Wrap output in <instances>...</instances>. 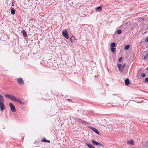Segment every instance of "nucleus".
<instances>
[{
  "label": "nucleus",
  "mask_w": 148,
  "mask_h": 148,
  "mask_svg": "<svg viewBox=\"0 0 148 148\" xmlns=\"http://www.w3.org/2000/svg\"><path fill=\"white\" fill-rule=\"evenodd\" d=\"M127 144L132 145H134V141L133 140H127Z\"/></svg>",
  "instance_id": "obj_7"
},
{
  "label": "nucleus",
  "mask_w": 148,
  "mask_h": 148,
  "mask_svg": "<svg viewBox=\"0 0 148 148\" xmlns=\"http://www.w3.org/2000/svg\"><path fill=\"white\" fill-rule=\"evenodd\" d=\"M11 100L14 101L15 102L18 103L21 105L23 104V102L22 101H21V100L18 99L17 97L14 96H12Z\"/></svg>",
  "instance_id": "obj_2"
},
{
  "label": "nucleus",
  "mask_w": 148,
  "mask_h": 148,
  "mask_svg": "<svg viewBox=\"0 0 148 148\" xmlns=\"http://www.w3.org/2000/svg\"><path fill=\"white\" fill-rule=\"evenodd\" d=\"M0 108L1 110L2 111L5 109V105L4 103V98L0 94Z\"/></svg>",
  "instance_id": "obj_1"
},
{
  "label": "nucleus",
  "mask_w": 148,
  "mask_h": 148,
  "mask_svg": "<svg viewBox=\"0 0 148 148\" xmlns=\"http://www.w3.org/2000/svg\"><path fill=\"white\" fill-rule=\"evenodd\" d=\"M111 51L113 53H115V52L116 51V49L115 48H114V47L111 48Z\"/></svg>",
  "instance_id": "obj_18"
},
{
  "label": "nucleus",
  "mask_w": 148,
  "mask_h": 148,
  "mask_svg": "<svg viewBox=\"0 0 148 148\" xmlns=\"http://www.w3.org/2000/svg\"><path fill=\"white\" fill-rule=\"evenodd\" d=\"M141 19H142V18H141ZM142 19H143V18H142Z\"/></svg>",
  "instance_id": "obj_31"
},
{
  "label": "nucleus",
  "mask_w": 148,
  "mask_h": 148,
  "mask_svg": "<svg viewBox=\"0 0 148 148\" xmlns=\"http://www.w3.org/2000/svg\"><path fill=\"white\" fill-rule=\"evenodd\" d=\"M71 40H76V38H75L74 36H72L71 37Z\"/></svg>",
  "instance_id": "obj_21"
},
{
  "label": "nucleus",
  "mask_w": 148,
  "mask_h": 148,
  "mask_svg": "<svg viewBox=\"0 0 148 148\" xmlns=\"http://www.w3.org/2000/svg\"><path fill=\"white\" fill-rule=\"evenodd\" d=\"M145 82H148V78H147L145 79Z\"/></svg>",
  "instance_id": "obj_25"
},
{
  "label": "nucleus",
  "mask_w": 148,
  "mask_h": 148,
  "mask_svg": "<svg viewBox=\"0 0 148 148\" xmlns=\"http://www.w3.org/2000/svg\"><path fill=\"white\" fill-rule=\"evenodd\" d=\"M146 56L147 57L148 56V52L147 53Z\"/></svg>",
  "instance_id": "obj_29"
},
{
  "label": "nucleus",
  "mask_w": 148,
  "mask_h": 148,
  "mask_svg": "<svg viewBox=\"0 0 148 148\" xmlns=\"http://www.w3.org/2000/svg\"><path fill=\"white\" fill-rule=\"evenodd\" d=\"M46 142H47L48 143H49L50 142V141L49 140H46Z\"/></svg>",
  "instance_id": "obj_28"
},
{
  "label": "nucleus",
  "mask_w": 148,
  "mask_h": 148,
  "mask_svg": "<svg viewBox=\"0 0 148 148\" xmlns=\"http://www.w3.org/2000/svg\"><path fill=\"white\" fill-rule=\"evenodd\" d=\"M122 59V57L120 58L119 59V62H121V60Z\"/></svg>",
  "instance_id": "obj_24"
},
{
  "label": "nucleus",
  "mask_w": 148,
  "mask_h": 148,
  "mask_svg": "<svg viewBox=\"0 0 148 148\" xmlns=\"http://www.w3.org/2000/svg\"><path fill=\"white\" fill-rule=\"evenodd\" d=\"M91 130L94 132H95L99 134V132L95 128L93 127H91Z\"/></svg>",
  "instance_id": "obj_11"
},
{
  "label": "nucleus",
  "mask_w": 148,
  "mask_h": 148,
  "mask_svg": "<svg viewBox=\"0 0 148 148\" xmlns=\"http://www.w3.org/2000/svg\"><path fill=\"white\" fill-rule=\"evenodd\" d=\"M86 145L89 148H95L91 144H88V143H86Z\"/></svg>",
  "instance_id": "obj_13"
},
{
  "label": "nucleus",
  "mask_w": 148,
  "mask_h": 148,
  "mask_svg": "<svg viewBox=\"0 0 148 148\" xmlns=\"http://www.w3.org/2000/svg\"><path fill=\"white\" fill-rule=\"evenodd\" d=\"M96 10L97 11L101 12L102 10V8L101 7L99 6L96 8Z\"/></svg>",
  "instance_id": "obj_10"
},
{
  "label": "nucleus",
  "mask_w": 148,
  "mask_h": 148,
  "mask_svg": "<svg viewBox=\"0 0 148 148\" xmlns=\"http://www.w3.org/2000/svg\"><path fill=\"white\" fill-rule=\"evenodd\" d=\"M62 34L65 38L67 39L69 38L68 33L66 30H63L62 32Z\"/></svg>",
  "instance_id": "obj_3"
},
{
  "label": "nucleus",
  "mask_w": 148,
  "mask_h": 148,
  "mask_svg": "<svg viewBox=\"0 0 148 148\" xmlns=\"http://www.w3.org/2000/svg\"><path fill=\"white\" fill-rule=\"evenodd\" d=\"M125 84L126 85H128L130 84V82H129V80L127 78L125 80Z\"/></svg>",
  "instance_id": "obj_12"
},
{
  "label": "nucleus",
  "mask_w": 148,
  "mask_h": 148,
  "mask_svg": "<svg viewBox=\"0 0 148 148\" xmlns=\"http://www.w3.org/2000/svg\"><path fill=\"white\" fill-rule=\"evenodd\" d=\"M11 13L12 14H15V10L13 8H11Z\"/></svg>",
  "instance_id": "obj_14"
},
{
  "label": "nucleus",
  "mask_w": 148,
  "mask_h": 148,
  "mask_svg": "<svg viewBox=\"0 0 148 148\" xmlns=\"http://www.w3.org/2000/svg\"><path fill=\"white\" fill-rule=\"evenodd\" d=\"M147 28H148V26H147Z\"/></svg>",
  "instance_id": "obj_32"
},
{
  "label": "nucleus",
  "mask_w": 148,
  "mask_h": 148,
  "mask_svg": "<svg viewBox=\"0 0 148 148\" xmlns=\"http://www.w3.org/2000/svg\"><path fill=\"white\" fill-rule=\"evenodd\" d=\"M116 46V44L115 43L113 42L111 44L110 47L112 48H113Z\"/></svg>",
  "instance_id": "obj_17"
},
{
  "label": "nucleus",
  "mask_w": 148,
  "mask_h": 148,
  "mask_svg": "<svg viewBox=\"0 0 148 148\" xmlns=\"http://www.w3.org/2000/svg\"><path fill=\"white\" fill-rule=\"evenodd\" d=\"M145 74L143 73L142 74L141 76L142 77H145Z\"/></svg>",
  "instance_id": "obj_22"
},
{
  "label": "nucleus",
  "mask_w": 148,
  "mask_h": 148,
  "mask_svg": "<svg viewBox=\"0 0 148 148\" xmlns=\"http://www.w3.org/2000/svg\"><path fill=\"white\" fill-rule=\"evenodd\" d=\"M145 41L146 42H148V37L145 39Z\"/></svg>",
  "instance_id": "obj_23"
},
{
  "label": "nucleus",
  "mask_w": 148,
  "mask_h": 148,
  "mask_svg": "<svg viewBox=\"0 0 148 148\" xmlns=\"http://www.w3.org/2000/svg\"><path fill=\"white\" fill-rule=\"evenodd\" d=\"M23 33V35L24 37H26L27 36V34L26 32L24 30L22 31Z\"/></svg>",
  "instance_id": "obj_15"
},
{
  "label": "nucleus",
  "mask_w": 148,
  "mask_h": 148,
  "mask_svg": "<svg viewBox=\"0 0 148 148\" xmlns=\"http://www.w3.org/2000/svg\"><path fill=\"white\" fill-rule=\"evenodd\" d=\"M99 146H103V145L101 144L100 143H99L98 145Z\"/></svg>",
  "instance_id": "obj_26"
},
{
  "label": "nucleus",
  "mask_w": 148,
  "mask_h": 148,
  "mask_svg": "<svg viewBox=\"0 0 148 148\" xmlns=\"http://www.w3.org/2000/svg\"><path fill=\"white\" fill-rule=\"evenodd\" d=\"M130 47V45H127L125 46L124 47V49L125 50H127Z\"/></svg>",
  "instance_id": "obj_16"
},
{
  "label": "nucleus",
  "mask_w": 148,
  "mask_h": 148,
  "mask_svg": "<svg viewBox=\"0 0 148 148\" xmlns=\"http://www.w3.org/2000/svg\"><path fill=\"white\" fill-rule=\"evenodd\" d=\"M17 81L18 83L21 84H24V81L21 78H18L17 79Z\"/></svg>",
  "instance_id": "obj_6"
},
{
  "label": "nucleus",
  "mask_w": 148,
  "mask_h": 148,
  "mask_svg": "<svg viewBox=\"0 0 148 148\" xmlns=\"http://www.w3.org/2000/svg\"><path fill=\"white\" fill-rule=\"evenodd\" d=\"M144 59H145V60H146L147 59V56H145L144 57Z\"/></svg>",
  "instance_id": "obj_27"
},
{
  "label": "nucleus",
  "mask_w": 148,
  "mask_h": 148,
  "mask_svg": "<svg viewBox=\"0 0 148 148\" xmlns=\"http://www.w3.org/2000/svg\"><path fill=\"white\" fill-rule=\"evenodd\" d=\"M125 66V64L123 65L121 64H119L118 65V66L119 70L120 71H123V69L124 68Z\"/></svg>",
  "instance_id": "obj_4"
},
{
  "label": "nucleus",
  "mask_w": 148,
  "mask_h": 148,
  "mask_svg": "<svg viewBox=\"0 0 148 148\" xmlns=\"http://www.w3.org/2000/svg\"><path fill=\"white\" fill-rule=\"evenodd\" d=\"M46 140H47L45 138H44L43 139L41 140V142H46Z\"/></svg>",
  "instance_id": "obj_20"
},
{
  "label": "nucleus",
  "mask_w": 148,
  "mask_h": 148,
  "mask_svg": "<svg viewBox=\"0 0 148 148\" xmlns=\"http://www.w3.org/2000/svg\"><path fill=\"white\" fill-rule=\"evenodd\" d=\"M5 96L7 98L11 100L13 96L8 94H5Z\"/></svg>",
  "instance_id": "obj_8"
},
{
  "label": "nucleus",
  "mask_w": 148,
  "mask_h": 148,
  "mask_svg": "<svg viewBox=\"0 0 148 148\" xmlns=\"http://www.w3.org/2000/svg\"><path fill=\"white\" fill-rule=\"evenodd\" d=\"M121 32H122L121 30V29H119L117 33L118 34H121Z\"/></svg>",
  "instance_id": "obj_19"
},
{
  "label": "nucleus",
  "mask_w": 148,
  "mask_h": 148,
  "mask_svg": "<svg viewBox=\"0 0 148 148\" xmlns=\"http://www.w3.org/2000/svg\"><path fill=\"white\" fill-rule=\"evenodd\" d=\"M9 105L10 107L11 110L12 112H15L16 111V108L14 105L11 103H10Z\"/></svg>",
  "instance_id": "obj_5"
},
{
  "label": "nucleus",
  "mask_w": 148,
  "mask_h": 148,
  "mask_svg": "<svg viewBox=\"0 0 148 148\" xmlns=\"http://www.w3.org/2000/svg\"><path fill=\"white\" fill-rule=\"evenodd\" d=\"M91 142L93 145H98L99 143V142H96L94 140H92Z\"/></svg>",
  "instance_id": "obj_9"
},
{
  "label": "nucleus",
  "mask_w": 148,
  "mask_h": 148,
  "mask_svg": "<svg viewBox=\"0 0 148 148\" xmlns=\"http://www.w3.org/2000/svg\"><path fill=\"white\" fill-rule=\"evenodd\" d=\"M12 5L13 6H14V4H13V2H12Z\"/></svg>",
  "instance_id": "obj_30"
}]
</instances>
